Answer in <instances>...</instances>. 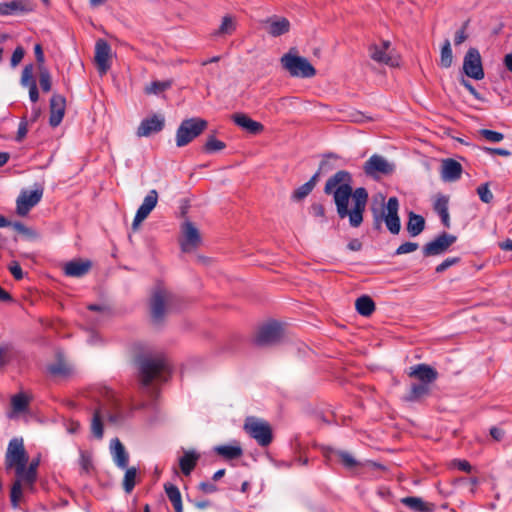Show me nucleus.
<instances>
[{
	"label": "nucleus",
	"instance_id": "obj_1",
	"mask_svg": "<svg viewBox=\"0 0 512 512\" xmlns=\"http://www.w3.org/2000/svg\"><path fill=\"white\" fill-rule=\"evenodd\" d=\"M324 192L333 195L338 216L341 219L348 217L352 227H359L363 222L368 192L360 187L353 191L352 176L349 172L341 170L331 176L324 187Z\"/></svg>",
	"mask_w": 512,
	"mask_h": 512
},
{
	"label": "nucleus",
	"instance_id": "obj_2",
	"mask_svg": "<svg viewBox=\"0 0 512 512\" xmlns=\"http://www.w3.org/2000/svg\"><path fill=\"white\" fill-rule=\"evenodd\" d=\"M39 466V459H33L28 467H24L19 479H15L11 487L10 500L13 508L19 506L22 499L23 490L26 489L30 492L35 490V482L37 480V469Z\"/></svg>",
	"mask_w": 512,
	"mask_h": 512
},
{
	"label": "nucleus",
	"instance_id": "obj_3",
	"mask_svg": "<svg viewBox=\"0 0 512 512\" xmlns=\"http://www.w3.org/2000/svg\"><path fill=\"white\" fill-rule=\"evenodd\" d=\"M398 211V199L396 197H390L385 206L381 209V211L373 209L375 227L379 229L381 227V223L384 222L386 224L387 229L392 234H398L401 229Z\"/></svg>",
	"mask_w": 512,
	"mask_h": 512
},
{
	"label": "nucleus",
	"instance_id": "obj_4",
	"mask_svg": "<svg viewBox=\"0 0 512 512\" xmlns=\"http://www.w3.org/2000/svg\"><path fill=\"white\" fill-rule=\"evenodd\" d=\"M141 379L144 385L154 379L165 380L169 373V364L162 355L145 358L140 364Z\"/></svg>",
	"mask_w": 512,
	"mask_h": 512
},
{
	"label": "nucleus",
	"instance_id": "obj_5",
	"mask_svg": "<svg viewBox=\"0 0 512 512\" xmlns=\"http://www.w3.org/2000/svg\"><path fill=\"white\" fill-rule=\"evenodd\" d=\"M28 463V455L24 447L22 438H13L10 440L6 455L5 465L7 469L14 468L16 479H19L20 474Z\"/></svg>",
	"mask_w": 512,
	"mask_h": 512
},
{
	"label": "nucleus",
	"instance_id": "obj_6",
	"mask_svg": "<svg viewBox=\"0 0 512 512\" xmlns=\"http://www.w3.org/2000/svg\"><path fill=\"white\" fill-rule=\"evenodd\" d=\"M208 126L206 120L202 118L185 119L179 125L176 131V145L183 147L198 137Z\"/></svg>",
	"mask_w": 512,
	"mask_h": 512
},
{
	"label": "nucleus",
	"instance_id": "obj_7",
	"mask_svg": "<svg viewBox=\"0 0 512 512\" xmlns=\"http://www.w3.org/2000/svg\"><path fill=\"white\" fill-rule=\"evenodd\" d=\"M281 63L293 77L311 78L316 74L315 68L304 57L288 53L282 56Z\"/></svg>",
	"mask_w": 512,
	"mask_h": 512
},
{
	"label": "nucleus",
	"instance_id": "obj_8",
	"mask_svg": "<svg viewBox=\"0 0 512 512\" xmlns=\"http://www.w3.org/2000/svg\"><path fill=\"white\" fill-rule=\"evenodd\" d=\"M173 303L172 294L163 287H157L151 296L150 311L154 323H160Z\"/></svg>",
	"mask_w": 512,
	"mask_h": 512
},
{
	"label": "nucleus",
	"instance_id": "obj_9",
	"mask_svg": "<svg viewBox=\"0 0 512 512\" xmlns=\"http://www.w3.org/2000/svg\"><path fill=\"white\" fill-rule=\"evenodd\" d=\"M244 429L261 446H267L272 441L271 427L264 420L248 417L245 420Z\"/></svg>",
	"mask_w": 512,
	"mask_h": 512
},
{
	"label": "nucleus",
	"instance_id": "obj_10",
	"mask_svg": "<svg viewBox=\"0 0 512 512\" xmlns=\"http://www.w3.org/2000/svg\"><path fill=\"white\" fill-rule=\"evenodd\" d=\"M463 72L474 80H482L485 76L482 58L476 48H469L463 59Z\"/></svg>",
	"mask_w": 512,
	"mask_h": 512
},
{
	"label": "nucleus",
	"instance_id": "obj_11",
	"mask_svg": "<svg viewBox=\"0 0 512 512\" xmlns=\"http://www.w3.org/2000/svg\"><path fill=\"white\" fill-rule=\"evenodd\" d=\"M181 233L180 245L183 252H192L201 244L200 233L192 222L185 221Z\"/></svg>",
	"mask_w": 512,
	"mask_h": 512
},
{
	"label": "nucleus",
	"instance_id": "obj_12",
	"mask_svg": "<svg viewBox=\"0 0 512 512\" xmlns=\"http://www.w3.org/2000/svg\"><path fill=\"white\" fill-rule=\"evenodd\" d=\"M283 336V329L278 323L266 324L258 330L255 343L259 346H269L277 343Z\"/></svg>",
	"mask_w": 512,
	"mask_h": 512
},
{
	"label": "nucleus",
	"instance_id": "obj_13",
	"mask_svg": "<svg viewBox=\"0 0 512 512\" xmlns=\"http://www.w3.org/2000/svg\"><path fill=\"white\" fill-rule=\"evenodd\" d=\"M364 171L367 175L377 178L381 175H388L394 171V165L383 156L372 155L364 164Z\"/></svg>",
	"mask_w": 512,
	"mask_h": 512
},
{
	"label": "nucleus",
	"instance_id": "obj_14",
	"mask_svg": "<svg viewBox=\"0 0 512 512\" xmlns=\"http://www.w3.org/2000/svg\"><path fill=\"white\" fill-rule=\"evenodd\" d=\"M158 203V192L155 189H152L145 196L143 203L138 208L136 215L134 217L132 228L136 231L140 224L149 216L152 210L156 207Z\"/></svg>",
	"mask_w": 512,
	"mask_h": 512
},
{
	"label": "nucleus",
	"instance_id": "obj_15",
	"mask_svg": "<svg viewBox=\"0 0 512 512\" xmlns=\"http://www.w3.org/2000/svg\"><path fill=\"white\" fill-rule=\"evenodd\" d=\"M455 241L456 236L448 233H443L424 246L423 254L425 256L441 255L444 252H446Z\"/></svg>",
	"mask_w": 512,
	"mask_h": 512
},
{
	"label": "nucleus",
	"instance_id": "obj_16",
	"mask_svg": "<svg viewBox=\"0 0 512 512\" xmlns=\"http://www.w3.org/2000/svg\"><path fill=\"white\" fill-rule=\"evenodd\" d=\"M43 195L42 189H36L33 191L24 190L17 198V213L20 216H25L32 207L37 205Z\"/></svg>",
	"mask_w": 512,
	"mask_h": 512
},
{
	"label": "nucleus",
	"instance_id": "obj_17",
	"mask_svg": "<svg viewBox=\"0 0 512 512\" xmlns=\"http://www.w3.org/2000/svg\"><path fill=\"white\" fill-rule=\"evenodd\" d=\"M110 57H111V48L109 44L102 39H99L95 45V64L101 75L107 73L110 69Z\"/></svg>",
	"mask_w": 512,
	"mask_h": 512
},
{
	"label": "nucleus",
	"instance_id": "obj_18",
	"mask_svg": "<svg viewBox=\"0 0 512 512\" xmlns=\"http://www.w3.org/2000/svg\"><path fill=\"white\" fill-rule=\"evenodd\" d=\"M391 44L389 41H383L380 45H373L370 47V56L374 61L383 63L389 66H397L399 61L392 55L390 49Z\"/></svg>",
	"mask_w": 512,
	"mask_h": 512
},
{
	"label": "nucleus",
	"instance_id": "obj_19",
	"mask_svg": "<svg viewBox=\"0 0 512 512\" xmlns=\"http://www.w3.org/2000/svg\"><path fill=\"white\" fill-rule=\"evenodd\" d=\"M407 375L421 383L431 385L438 378V372L427 364H417L411 366Z\"/></svg>",
	"mask_w": 512,
	"mask_h": 512
},
{
	"label": "nucleus",
	"instance_id": "obj_20",
	"mask_svg": "<svg viewBox=\"0 0 512 512\" xmlns=\"http://www.w3.org/2000/svg\"><path fill=\"white\" fill-rule=\"evenodd\" d=\"M164 122V117L160 115H153L150 118L142 120L136 134L138 137H147L152 133H157L163 129Z\"/></svg>",
	"mask_w": 512,
	"mask_h": 512
},
{
	"label": "nucleus",
	"instance_id": "obj_21",
	"mask_svg": "<svg viewBox=\"0 0 512 512\" xmlns=\"http://www.w3.org/2000/svg\"><path fill=\"white\" fill-rule=\"evenodd\" d=\"M66 100L59 94H54L50 100V118L49 123L51 126H58L65 113Z\"/></svg>",
	"mask_w": 512,
	"mask_h": 512
},
{
	"label": "nucleus",
	"instance_id": "obj_22",
	"mask_svg": "<svg viewBox=\"0 0 512 512\" xmlns=\"http://www.w3.org/2000/svg\"><path fill=\"white\" fill-rule=\"evenodd\" d=\"M440 174L443 181L454 182L461 177L462 166L458 161L454 159H444L441 163Z\"/></svg>",
	"mask_w": 512,
	"mask_h": 512
},
{
	"label": "nucleus",
	"instance_id": "obj_23",
	"mask_svg": "<svg viewBox=\"0 0 512 512\" xmlns=\"http://www.w3.org/2000/svg\"><path fill=\"white\" fill-rule=\"evenodd\" d=\"M232 119L236 125L252 134H258L264 130V126L260 122L251 119L246 114L236 113Z\"/></svg>",
	"mask_w": 512,
	"mask_h": 512
},
{
	"label": "nucleus",
	"instance_id": "obj_24",
	"mask_svg": "<svg viewBox=\"0 0 512 512\" xmlns=\"http://www.w3.org/2000/svg\"><path fill=\"white\" fill-rule=\"evenodd\" d=\"M91 262L89 260H73L64 265V272L70 277H81L89 272Z\"/></svg>",
	"mask_w": 512,
	"mask_h": 512
},
{
	"label": "nucleus",
	"instance_id": "obj_25",
	"mask_svg": "<svg viewBox=\"0 0 512 512\" xmlns=\"http://www.w3.org/2000/svg\"><path fill=\"white\" fill-rule=\"evenodd\" d=\"M110 451L115 464L121 469L126 468L128 465L129 456L123 444L118 438H115L111 441Z\"/></svg>",
	"mask_w": 512,
	"mask_h": 512
},
{
	"label": "nucleus",
	"instance_id": "obj_26",
	"mask_svg": "<svg viewBox=\"0 0 512 512\" xmlns=\"http://www.w3.org/2000/svg\"><path fill=\"white\" fill-rule=\"evenodd\" d=\"M106 416L111 422H117V417L109 414L104 407H100L93 415L91 429L94 436L99 439L103 436L102 418Z\"/></svg>",
	"mask_w": 512,
	"mask_h": 512
},
{
	"label": "nucleus",
	"instance_id": "obj_27",
	"mask_svg": "<svg viewBox=\"0 0 512 512\" xmlns=\"http://www.w3.org/2000/svg\"><path fill=\"white\" fill-rule=\"evenodd\" d=\"M430 394V385L426 383H412L408 393L403 397L405 402H417Z\"/></svg>",
	"mask_w": 512,
	"mask_h": 512
},
{
	"label": "nucleus",
	"instance_id": "obj_28",
	"mask_svg": "<svg viewBox=\"0 0 512 512\" xmlns=\"http://www.w3.org/2000/svg\"><path fill=\"white\" fill-rule=\"evenodd\" d=\"M199 458L200 455L194 450L184 451L183 456L179 458V467L181 472L185 476L190 475L196 467Z\"/></svg>",
	"mask_w": 512,
	"mask_h": 512
},
{
	"label": "nucleus",
	"instance_id": "obj_29",
	"mask_svg": "<svg viewBox=\"0 0 512 512\" xmlns=\"http://www.w3.org/2000/svg\"><path fill=\"white\" fill-rule=\"evenodd\" d=\"M31 9L32 5L27 0H13L8 3L0 4L1 15H10L16 12L30 11Z\"/></svg>",
	"mask_w": 512,
	"mask_h": 512
},
{
	"label": "nucleus",
	"instance_id": "obj_30",
	"mask_svg": "<svg viewBox=\"0 0 512 512\" xmlns=\"http://www.w3.org/2000/svg\"><path fill=\"white\" fill-rule=\"evenodd\" d=\"M48 372L54 377L65 378L73 373V367L61 356L48 366Z\"/></svg>",
	"mask_w": 512,
	"mask_h": 512
},
{
	"label": "nucleus",
	"instance_id": "obj_31",
	"mask_svg": "<svg viewBox=\"0 0 512 512\" xmlns=\"http://www.w3.org/2000/svg\"><path fill=\"white\" fill-rule=\"evenodd\" d=\"M401 503L415 512H431L434 508L433 504L425 502L420 497H404Z\"/></svg>",
	"mask_w": 512,
	"mask_h": 512
},
{
	"label": "nucleus",
	"instance_id": "obj_32",
	"mask_svg": "<svg viewBox=\"0 0 512 512\" xmlns=\"http://www.w3.org/2000/svg\"><path fill=\"white\" fill-rule=\"evenodd\" d=\"M449 199L446 196H439L434 202V210L441 217L442 223L445 227H450V216L448 212Z\"/></svg>",
	"mask_w": 512,
	"mask_h": 512
},
{
	"label": "nucleus",
	"instance_id": "obj_33",
	"mask_svg": "<svg viewBox=\"0 0 512 512\" xmlns=\"http://www.w3.org/2000/svg\"><path fill=\"white\" fill-rule=\"evenodd\" d=\"M164 488L168 499L175 509V512H183L182 498L178 487L168 483L165 484Z\"/></svg>",
	"mask_w": 512,
	"mask_h": 512
},
{
	"label": "nucleus",
	"instance_id": "obj_34",
	"mask_svg": "<svg viewBox=\"0 0 512 512\" xmlns=\"http://www.w3.org/2000/svg\"><path fill=\"white\" fill-rule=\"evenodd\" d=\"M425 227V220L422 216L414 214L411 212L409 214V220L407 223V230L409 234L413 237L419 235Z\"/></svg>",
	"mask_w": 512,
	"mask_h": 512
},
{
	"label": "nucleus",
	"instance_id": "obj_35",
	"mask_svg": "<svg viewBox=\"0 0 512 512\" xmlns=\"http://www.w3.org/2000/svg\"><path fill=\"white\" fill-rule=\"evenodd\" d=\"M357 312L362 316H370L375 310V303L369 296H361L355 302Z\"/></svg>",
	"mask_w": 512,
	"mask_h": 512
},
{
	"label": "nucleus",
	"instance_id": "obj_36",
	"mask_svg": "<svg viewBox=\"0 0 512 512\" xmlns=\"http://www.w3.org/2000/svg\"><path fill=\"white\" fill-rule=\"evenodd\" d=\"M215 451L218 455L229 460L239 458L243 454L239 445H220L215 447Z\"/></svg>",
	"mask_w": 512,
	"mask_h": 512
},
{
	"label": "nucleus",
	"instance_id": "obj_37",
	"mask_svg": "<svg viewBox=\"0 0 512 512\" xmlns=\"http://www.w3.org/2000/svg\"><path fill=\"white\" fill-rule=\"evenodd\" d=\"M290 23L286 18L269 21L268 33L272 36H280L289 31Z\"/></svg>",
	"mask_w": 512,
	"mask_h": 512
},
{
	"label": "nucleus",
	"instance_id": "obj_38",
	"mask_svg": "<svg viewBox=\"0 0 512 512\" xmlns=\"http://www.w3.org/2000/svg\"><path fill=\"white\" fill-rule=\"evenodd\" d=\"M453 64V53L451 48V43L449 39H445L441 50H440V60L439 65L442 68L448 69Z\"/></svg>",
	"mask_w": 512,
	"mask_h": 512
},
{
	"label": "nucleus",
	"instance_id": "obj_39",
	"mask_svg": "<svg viewBox=\"0 0 512 512\" xmlns=\"http://www.w3.org/2000/svg\"><path fill=\"white\" fill-rule=\"evenodd\" d=\"M29 405V398L24 393H18L11 398V406L13 412L10 414V418L14 417V414L21 413L27 410Z\"/></svg>",
	"mask_w": 512,
	"mask_h": 512
},
{
	"label": "nucleus",
	"instance_id": "obj_40",
	"mask_svg": "<svg viewBox=\"0 0 512 512\" xmlns=\"http://www.w3.org/2000/svg\"><path fill=\"white\" fill-rule=\"evenodd\" d=\"M236 29L235 20L232 16L226 15L222 18L221 25L214 32L215 36L231 35Z\"/></svg>",
	"mask_w": 512,
	"mask_h": 512
},
{
	"label": "nucleus",
	"instance_id": "obj_41",
	"mask_svg": "<svg viewBox=\"0 0 512 512\" xmlns=\"http://www.w3.org/2000/svg\"><path fill=\"white\" fill-rule=\"evenodd\" d=\"M137 470L135 467L128 468L123 479V488L126 493H131L136 484Z\"/></svg>",
	"mask_w": 512,
	"mask_h": 512
},
{
	"label": "nucleus",
	"instance_id": "obj_42",
	"mask_svg": "<svg viewBox=\"0 0 512 512\" xmlns=\"http://www.w3.org/2000/svg\"><path fill=\"white\" fill-rule=\"evenodd\" d=\"M171 82L170 81H154L147 85L144 89L146 94H159L168 88H170Z\"/></svg>",
	"mask_w": 512,
	"mask_h": 512
},
{
	"label": "nucleus",
	"instance_id": "obj_43",
	"mask_svg": "<svg viewBox=\"0 0 512 512\" xmlns=\"http://www.w3.org/2000/svg\"><path fill=\"white\" fill-rule=\"evenodd\" d=\"M226 144L223 141L216 139L214 136H209L204 149L208 153H214L223 150Z\"/></svg>",
	"mask_w": 512,
	"mask_h": 512
},
{
	"label": "nucleus",
	"instance_id": "obj_44",
	"mask_svg": "<svg viewBox=\"0 0 512 512\" xmlns=\"http://www.w3.org/2000/svg\"><path fill=\"white\" fill-rule=\"evenodd\" d=\"M39 72V83L44 92H49L51 90V75L46 67H42L38 69Z\"/></svg>",
	"mask_w": 512,
	"mask_h": 512
},
{
	"label": "nucleus",
	"instance_id": "obj_45",
	"mask_svg": "<svg viewBox=\"0 0 512 512\" xmlns=\"http://www.w3.org/2000/svg\"><path fill=\"white\" fill-rule=\"evenodd\" d=\"M21 84L25 87H30L31 84H36L33 79V66L27 65L24 67L21 76Z\"/></svg>",
	"mask_w": 512,
	"mask_h": 512
},
{
	"label": "nucleus",
	"instance_id": "obj_46",
	"mask_svg": "<svg viewBox=\"0 0 512 512\" xmlns=\"http://www.w3.org/2000/svg\"><path fill=\"white\" fill-rule=\"evenodd\" d=\"M477 194L484 203H490L493 200V194L488 183L482 184L477 188Z\"/></svg>",
	"mask_w": 512,
	"mask_h": 512
},
{
	"label": "nucleus",
	"instance_id": "obj_47",
	"mask_svg": "<svg viewBox=\"0 0 512 512\" xmlns=\"http://www.w3.org/2000/svg\"><path fill=\"white\" fill-rule=\"evenodd\" d=\"M337 455L340 458L343 465L347 468H354L358 465L357 460L348 452L339 451L337 452Z\"/></svg>",
	"mask_w": 512,
	"mask_h": 512
},
{
	"label": "nucleus",
	"instance_id": "obj_48",
	"mask_svg": "<svg viewBox=\"0 0 512 512\" xmlns=\"http://www.w3.org/2000/svg\"><path fill=\"white\" fill-rule=\"evenodd\" d=\"M81 471L89 474L93 469L92 460L89 454L82 452L79 460Z\"/></svg>",
	"mask_w": 512,
	"mask_h": 512
},
{
	"label": "nucleus",
	"instance_id": "obj_49",
	"mask_svg": "<svg viewBox=\"0 0 512 512\" xmlns=\"http://www.w3.org/2000/svg\"><path fill=\"white\" fill-rule=\"evenodd\" d=\"M480 134L488 141L493 143H498L503 140L504 135L500 132L488 130V129H482L480 130Z\"/></svg>",
	"mask_w": 512,
	"mask_h": 512
},
{
	"label": "nucleus",
	"instance_id": "obj_50",
	"mask_svg": "<svg viewBox=\"0 0 512 512\" xmlns=\"http://www.w3.org/2000/svg\"><path fill=\"white\" fill-rule=\"evenodd\" d=\"M312 190V183L306 182L294 191L293 198L296 200H301L305 198L307 195H309Z\"/></svg>",
	"mask_w": 512,
	"mask_h": 512
},
{
	"label": "nucleus",
	"instance_id": "obj_51",
	"mask_svg": "<svg viewBox=\"0 0 512 512\" xmlns=\"http://www.w3.org/2000/svg\"><path fill=\"white\" fill-rule=\"evenodd\" d=\"M418 249V244L417 243H414V242H405L403 244H401L397 250H396V254L397 255H402V254H407V253H411V252H414Z\"/></svg>",
	"mask_w": 512,
	"mask_h": 512
},
{
	"label": "nucleus",
	"instance_id": "obj_52",
	"mask_svg": "<svg viewBox=\"0 0 512 512\" xmlns=\"http://www.w3.org/2000/svg\"><path fill=\"white\" fill-rule=\"evenodd\" d=\"M459 261L460 259L458 257L447 258L436 267L435 271L437 273H442L449 267L457 264Z\"/></svg>",
	"mask_w": 512,
	"mask_h": 512
},
{
	"label": "nucleus",
	"instance_id": "obj_53",
	"mask_svg": "<svg viewBox=\"0 0 512 512\" xmlns=\"http://www.w3.org/2000/svg\"><path fill=\"white\" fill-rule=\"evenodd\" d=\"M467 25H468L467 22L464 23L463 26L455 33V37H454L455 45H460L467 40V38H468V35L466 33Z\"/></svg>",
	"mask_w": 512,
	"mask_h": 512
},
{
	"label": "nucleus",
	"instance_id": "obj_54",
	"mask_svg": "<svg viewBox=\"0 0 512 512\" xmlns=\"http://www.w3.org/2000/svg\"><path fill=\"white\" fill-rule=\"evenodd\" d=\"M34 53H35L36 61L38 64V69H41L42 67H46L44 65L45 56H44V52H43L41 44H39V43L35 44Z\"/></svg>",
	"mask_w": 512,
	"mask_h": 512
},
{
	"label": "nucleus",
	"instance_id": "obj_55",
	"mask_svg": "<svg viewBox=\"0 0 512 512\" xmlns=\"http://www.w3.org/2000/svg\"><path fill=\"white\" fill-rule=\"evenodd\" d=\"M28 132V122L25 118L21 120L19 123L17 135H16V141L21 142L27 135Z\"/></svg>",
	"mask_w": 512,
	"mask_h": 512
},
{
	"label": "nucleus",
	"instance_id": "obj_56",
	"mask_svg": "<svg viewBox=\"0 0 512 512\" xmlns=\"http://www.w3.org/2000/svg\"><path fill=\"white\" fill-rule=\"evenodd\" d=\"M24 54H25L24 49L21 46L17 47L14 50L12 57H11V66L16 67L22 61Z\"/></svg>",
	"mask_w": 512,
	"mask_h": 512
},
{
	"label": "nucleus",
	"instance_id": "obj_57",
	"mask_svg": "<svg viewBox=\"0 0 512 512\" xmlns=\"http://www.w3.org/2000/svg\"><path fill=\"white\" fill-rule=\"evenodd\" d=\"M311 214L314 217L320 218V219H322L324 221L325 220V208H324V206L322 204H320V203L312 204V206H311Z\"/></svg>",
	"mask_w": 512,
	"mask_h": 512
},
{
	"label": "nucleus",
	"instance_id": "obj_58",
	"mask_svg": "<svg viewBox=\"0 0 512 512\" xmlns=\"http://www.w3.org/2000/svg\"><path fill=\"white\" fill-rule=\"evenodd\" d=\"M9 270L15 279L20 280L23 278V272L20 265L17 262H12L9 265Z\"/></svg>",
	"mask_w": 512,
	"mask_h": 512
},
{
	"label": "nucleus",
	"instance_id": "obj_59",
	"mask_svg": "<svg viewBox=\"0 0 512 512\" xmlns=\"http://www.w3.org/2000/svg\"><path fill=\"white\" fill-rule=\"evenodd\" d=\"M453 466L458 468L459 470L465 471V472H471L472 466L470 463L466 460H454L452 462Z\"/></svg>",
	"mask_w": 512,
	"mask_h": 512
},
{
	"label": "nucleus",
	"instance_id": "obj_60",
	"mask_svg": "<svg viewBox=\"0 0 512 512\" xmlns=\"http://www.w3.org/2000/svg\"><path fill=\"white\" fill-rule=\"evenodd\" d=\"M461 84L477 99L482 101L483 97L476 91L473 85L466 79L461 80Z\"/></svg>",
	"mask_w": 512,
	"mask_h": 512
},
{
	"label": "nucleus",
	"instance_id": "obj_61",
	"mask_svg": "<svg viewBox=\"0 0 512 512\" xmlns=\"http://www.w3.org/2000/svg\"><path fill=\"white\" fill-rule=\"evenodd\" d=\"M199 489L206 494H210L215 492L217 490V487L216 485L210 482H201L199 484Z\"/></svg>",
	"mask_w": 512,
	"mask_h": 512
},
{
	"label": "nucleus",
	"instance_id": "obj_62",
	"mask_svg": "<svg viewBox=\"0 0 512 512\" xmlns=\"http://www.w3.org/2000/svg\"><path fill=\"white\" fill-rule=\"evenodd\" d=\"M29 88V98L32 102H36L39 99V93L36 84H31Z\"/></svg>",
	"mask_w": 512,
	"mask_h": 512
},
{
	"label": "nucleus",
	"instance_id": "obj_63",
	"mask_svg": "<svg viewBox=\"0 0 512 512\" xmlns=\"http://www.w3.org/2000/svg\"><path fill=\"white\" fill-rule=\"evenodd\" d=\"M490 435L493 437V439H495L496 441H500L502 438H503V435H504V431L497 428V427H492L490 429Z\"/></svg>",
	"mask_w": 512,
	"mask_h": 512
},
{
	"label": "nucleus",
	"instance_id": "obj_64",
	"mask_svg": "<svg viewBox=\"0 0 512 512\" xmlns=\"http://www.w3.org/2000/svg\"><path fill=\"white\" fill-rule=\"evenodd\" d=\"M499 247L504 251H512V239H506L500 242Z\"/></svg>",
	"mask_w": 512,
	"mask_h": 512
}]
</instances>
